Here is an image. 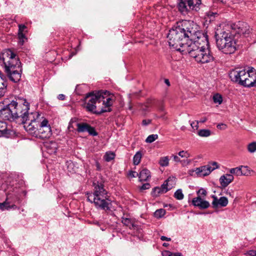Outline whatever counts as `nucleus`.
I'll return each mask as SVG.
<instances>
[{
    "label": "nucleus",
    "instance_id": "nucleus-1",
    "mask_svg": "<svg viewBox=\"0 0 256 256\" xmlns=\"http://www.w3.org/2000/svg\"><path fill=\"white\" fill-rule=\"evenodd\" d=\"M167 38L169 46L183 54L188 53L198 63L212 62L208 37L199 31L193 22L184 20L169 30Z\"/></svg>",
    "mask_w": 256,
    "mask_h": 256
},
{
    "label": "nucleus",
    "instance_id": "nucleus-2",
    "mask_svg": "<svg viewBox=\"0 0 256 256\" xmlns=\"http://www.w3.org/2000/svg\"><path fill=\"white\" fill-rule=\"evenodd\" d=\"M11 102L14 120L20 118L25 124L24 128L29 134L40 139L51 136V126L43 114L38 112L29 114L30 104L25 98H18Z\"/></svg>",
    "mask_w": 256,
    "mask_h": 256
},
{
    "label": "nucleus",
    "instance_id": "nucleus-3",
    "mask_svg": "<svg viewBox=\"0 0 256 256\" xmlns=\"http://www.w3.org/2000/svg\"><path fill=\"white\" fill-rule=\"evenodd\" d=\"M115 100V96L107 90L90 92L86 96V108L88 112L100 114L111 112Z\"/></svg>",
    "mask_w": 256,
    "mask_h": 256
},
{
    "label": "nucleus",
    "instance_id": "nucleus-4",
    "mask_svg": "<svg viewBox=\"0 0 256 256\" xmlns=\"http://www.w3.org/2000/svg\"><path fill=\"white\" fill-rule=\"evenodd\" d=\"M93 192H87V200L93 203L97 209L105 212L111 210L112 200L108 195V192L104 188V182L94 180L93 182Z\"/></svg>",
    "mask_w": 256,
    "mask_h": 256
},
{
    "label": "nucleus",
    "instance_id": "nucleus-5",
    "mask_svg": "<svg viewBox=\"0 0 256 256\" xmlns=\"http://www.w3.org/2000/svg\"><path fill=\"white\" fill-rule=\"evenodd\" d=\"M0 62L3 63L10 80L14 82H19L22 74L21 62L16 54L10 49L4 50L0 55Z\"/></svg>",
    "mask_w": 256,
    "mask_h": 256
},
{
    "label": "nucleus",
    "instance_id": "nucleus-6",
    "mask_svg": "<svg viewBox=\"0 0 256 256\" xmlns=\"http://www.w3.org/2000/svg\"><path fill=\"white\" fill-rule=\"evenodd\" d=\"M216 46L220 50L226 54L236 52L238 44L233 36V34L230 33L229 31H223L220 34H216Z\"/></svg>",
    "mask_w": 256,
    "mask_h": 256
},
{
    "label": "nucleus",
    "instance_id": "nucleus-7",
    "mask_svg": "<svg viewBox=\"0 0 256 256\" xmlns=\"http://www.w3.org/2000/svg\"><path fill=\"white\" fill-rule=\"evenodd\" d=\"M230 28L232 30L230 32L233 34V36L234 38L236 34L247 37L250 32V26L247 23L239 21L236 23L233 24H231Z\"/></svg>",
    "mask_w": 256,
    "mask_h": 256
},
{
    "label": "nucleus",
    "instance_id": "nucleus-8",
    "mask_svg": "<svg viewBox=\"0 0 256 256\" xmlns=\"http://www.w3.org/2000/svg\"><path fill=\"white\" fill-rule=\"evenodd\" d=\"M12 102L8 100L0 102V117L4 120H14Z\"/></svg>",
    "mask_w": 256,
    "mask_h": 256
},
{
    "label": "nucleus",
    "instance_id": "nucleus-9",
    "mask_svg": "<svg viewBox=\"0 0 256 256\" xmlns=\"http://www.w3.org/2000/svg\"><path fill=\"white\" fill-rule=\"evenodd\" d=\"M246 74L245 69L236 68L230 71L229 76L232 82L242 86Z\"/></svg>",
    "mask_w": 256,
    "mask_h": 256
},
{
    "label": "nucleus",
    "instance_id": "nucleus-10",
    "mask_svg": "<svg viewBox=\"0 0 256 256\" xmlns=\"http://www.w3.org/2000/svg\"><path fill=\"white\" fill-rule=\"evenodd\" d=\"M242 86L247 88L256 86V70L252 67H248L246 70Z\"/></svg>",
    "mask_w": 256,
    "mask_h": 256
},
{
    "label": "nucleus",
    "instance_id": "nucleus-11",
    "mask_svg": "<svg viewBox=\"0 0 256 256\" xmlns=\"http://www.w3.org/2000/svg\"><path fill=\"white\" fill-rule=\"evenodd\" d=\"M214 169L209 165L202 166L195 168L196 174L197 176H205L209 175Z\"/></svg>",
    "mask_w": 256,
    "mask_h": 256
},
{
    "label": "nucleus",
    "instance_id": "nucleus-12",
    "mask_svg": "<svg viewBox=\"0 0 256 256\" xmlns=\"http://www.w3.org/2000/svg\"><path fill=\"white\" fill-rule=\"evenodd\" d=\"M192 204L194 206L198 207L200 209H206L208 208L210 204L208 202L204 200L200 196L194 198L192 200Z\"/></svg>",
    "mask_w": 256,
    "mask_h": 256
},
{
    "label": "nucleus",
    "instance_id": "nucleus-13",
    "mask_svg": "<svg viewBox=\"0 0 256 256\" xmlns=\"http://www.w3.org/2000/svg\"><path fill=\"white\" fill-rule=\"evenodd\" d=\"M212 198H213L212 205L214 208H217L218 206L224 207L228 204V200L225 196H222L219 199L216 196H212Z\"/></svg>",
    "mask_w": 256,
    "mask_h": 256
},
{
    "label": "nucleus",
    "instance_id": "nucleus-14",
    "mask_svg": "<svg viewBox=\"0 0 256 256\" xmlns=\"http://www.w3.org/2000/svg\"><path fill=\"white\" fill-rule=\"evenodd\" d=\"M188 7L189 4L188 0H179L178 9L182 14L186 15L190 12Z\"/></svg>",
    "mask_w": 256,
    "mask_h": 256
},
{
    "label": "nucleus",
    "instance_id": "nucleus-15",
    "mask_svg": "<svg viewBox=\"0 0 256 256\" xmlns=\"http://www.w3.org/2000/svg\"><path fill=\"white\" fill-rule=\"evenodd\" d=\"M8 82L6 76L0 71V97L4 95L6 92Z\"/></svg>",
    "mask_w": 256,
    "mask_h": 256
},
{
    "label": "nucleus",
    "instance_id": "nucleus-16",
    "mask_svg": "<svg viewBox=\"0 0 256 256\" xmlns=\"http://www.w3.org/2000/svg\"><path fill=\"white\" fill-rule=\"evenodd\" d=\"M234 179V176L230 174L222 175L220 178V182L222 187H226Z\"/></svg>",
    "mask_w": 256,
    "mask_h": 256
},
{
    "label": "nucleus",
    "instance_id": "nucleus-17",
    "mask_svg": "<svg viewBox=\"0 0 256 256\" xmlns=\"http://www.w3.org/2000/svg\"><path fill=\"white\" fill-rule=\"evenodd\" d=\"M242 169L248 170V166H241L238 167L232 168L230 170V174H236L237 176H245L247 174V172Z\"/></svg>",
    "mask_w": 256,
    "mask_h": 256
},
{
    "label": "nucleus",
    "instance_id": "nucleus-18",
    "mask_svg": "<svg viewBox=\"0 0 256 256\" xmlns=\"http://www.w3.org/2000/svg\"><path fill=\"white\" fill-rule=\"evenodd\" d=\"M150 178V171L146 168L142 170L139 172L138 178L140 182L148 181Z\"/></svg>",
    "mask_w": 256,
    "mask_h": 256
},
{
    "label": "nucleus",
    "instance_id": "nucleus-19",
    "mask_svg": "<svg viewBox=\"0 0 256 256\" xmlns=\"http://www.w3.org/2000/svg\"><path fill=\"white\" fill-rule=\"evenodd\" d=\"M188 1L190 12L192 10L198 11L201 4V0H188Z\"/></svg>",
    "mask_w": 256,
    "mask_h": 256
},
{
    "label": "nucleus",
    "instance_id": "nucleus-20",
    "mask_svg": "<svg viewBox=\"0 0 256 256\" xmlns=\"http://www.w3.org/2000/svg\"><path fill=\"white\" fill-rule=\"evenodd\" d=\"M122 222L124 225L128 226L130 229H132L136 226L134 221L130 218H122Z\"/></svg>",
    "mask_w": 256,
    "mask_h": 256
},
{
    "label": "nucleus",
    "instance_id": "nucleus-21",
    "mask_svg": "<svg viewBox=\"0 0 256 256\" xmlns=\"http://www.w3.org/2000/svg\"><path fill=\"white\" fill-rule=\"evenodd\" d=\"M142 158V154L141 152L138 151L136 152L133 158V162L134 165H138L140 161Z\"/></svg>",
    "mask_w": 256,
    "mask_h": 256
},
{
    "label": "nucleus",
    "instance_id": "nucleus-22",
    "mask_svg": "<svg viewBox=\"0 0 256 256\" xmlns=\"http://www.w3.org/2000/svg\"><path fill=\"white\" fill-rule=\"evenodd\" d=\"M78 131L80 132H87L89 124L86 123L76 124Z\"/></svg>",
    "mask_w": 256,
    "mask_h": 256
},
{
    "label": "nucleus",
    "instance_id": "nucleus-23",
    "mask_svg": "<svg viewBox=\"0 0 256 256\" xmlns=\"http://www.w3.org/2000/svg\"><path fill=\"white\" fill-rule=\"evenodd\" d=\"M152 104L153 101L152 100H148L145 104L142 106L140 108L144 112H148L149 110V108L152 106Z\"/></svg>",
    "mask_w": 256,
    "mask_h": 256
},
{
    "label": "nucleus",
    "instance_id": "nucleus-24",
    "mask_svg": "<svg viewBox=\"0 0 256 256\" xmlns=\"http://www.w3.org/2000/svg\"><path fill=\"white\" fill-rule=\"evenodd\" d=\"M176 178L175 176H170L166 180V182L168 184V186L171 189L176 185Z\"/></svg>",
    "mask_w": 256,
    "mask_h": 256
},
{
    "label": "nucleus",
    "instance_id": "nucleus-25",
    "mask_svg": "<svg viewBox=\"0 0 256 256\" xmlns=\"http://www.w3.org/2000/svg\"><path fill=\"white\" fill-rule=\"evenodd\" d=\"M166 214V210L164 208L157 210L154 213V216L157 218H162Z\"/></svg>",
    "mask_w": 256,
    "mask_h": 256
},
{
    "label": "nucleus",
    "instance_id": "nucleus-26",
    "mask_svg": "<svg viewBox=\"0 0 256 256\" xmlns=\"http://www.w3.org/2000/svg\"><path fill=\"white\" fill-rule=\"evenodd\" d=\"M7 134V125L6 122L0 121V136Z\"/></svg>",
    "mask_w": 256,
    "mask_h": 256
},
{
    "label": "nucleus",
    "instance_id": "nucleus-27",
    "mask_svg": "<svg viewBox=\"0 0 256 256\" xmlns=\"http://www.w3.org/2000/svg\"><path fill=\"white\" fill-rule=\"evenodd\" d=\"M10 198H6L5 201L2 203H0V210H8V208L10 207V202H8V200Z\"/></svg>",
    "mask_w": 256,
    "mask_h": 256
},
{
    "label": "nucleus",
    "instance_id": "nucleus-28",
    "mask_svg": "<svg viewBox=\"0 0 256 256\" xmlns=\"http://www.w3.org/2000/svg\"><path fill=\"white\" fill-rule=\"evenodd\" d=\"M211 134V132L209 130L202 129L198 132V134L202 137H208Z\"/></svg>",
    "mask_w": 256,
    "mask_h": 256
},
{
    "label": "nucleus",
    "instance_id": "nucleus-29",
    "mask_svg": "<svg viewBox=\"0 0 256 256\" xmlns=\"http://www.w3.org/2000/svg\"><path fill=\"white\" fill-rule=\"evenodd\" d=\"M212 100L214 103L218 104H221L222 102V96L219 94H214L212 98Z\"/></svg>",
    "mask_w": 256,
    "mask_h": 256
},
{
    "label": "nucleus",
    "instance_id": "nucleus-30",
    "mask_svg": "<svg viewBox=\"0 0 256 256\" xmlns=\"http://www.w3.org/2000/svg\"><path fill=\"white\" fill-rule=\"evenodd\" d=\"M115 154L113 152H106L104 156V160L106 162H110L114 158Z\"/></svg>",
    "mask_w": 256,
    "mask_h": 256
},
{
    "label": "nucleus",
    "instance_id": "nucleus-31",
    "mask_svg": "<svg viewBox=\"0 0 256 256\" xmlns=\"http://www.w3.org/2000/svg\"><path fill=\"white\" fill-rule=\"evenodd\" d=\"M218 14L216 12H213L211 11L207 12L206 13V16H207L208 18H209V21H213L214 20L216 16H218Z\"/></svg>",
    "mask_w": 256,
    "mask_h": 256
},
{
    "label": "nucleus",
    "instance_id": "nucleus-32",
    "mask_svg": "<svg viewBox=\"0 0 256 256\" xmlns=\"http://www.w3.org/2000/svg\"><path fill=\"white\" fill-rule=\"evenodd\" d=\"M248 151L250 153H254L256 152V142H253L250 143L247 146Z\"/></svg>",
    "mask_w": 256,
    "mask_h": 256
},
{
    "label": "nucleus",
    "instance_id": "nucleus-33",
    "mask_svg": "<svg viewBox=\"0 0 256 256\" xmlns=\"http://www.w3.org/2000/svg\"><path fill=\"white\" fill-rule=\"evenodd\" d=\"M169 159L168 156L161 158L159 161V164L162 166H166L168 165Z\"/></svg>",
    "mask_w": 256,
    "mask_h": 256
},
{
    "label": "nucleus",
    "instance_id": "nucleus-34",
    "mask_svg": "<svg viewBox=\"0 0 256 256\" xmlns=\"http://www.w3.org/2000/svg\"><path fill=\"white\" fill-rule=\"evenodd\" d=\"M174 197L178 200H182L184 198V196L181 189H178L174 194Z\"/></svg>",
    "mask_w": 256,
    "mask_h": 256
},
{
    "label": "nucleus",
    "instance_id": "nucleus-35",
    "mask_svg": "<svg viewBox=\"0 0 256 256\" xmlns=\"http://www.w3.org/2000/svg\"><path fill=\"white\" fill-rule=\"evenodd\" d=\"M8 197L10 198L8 200V202H10V204L14 203L18 199V196L15 194H8L6 198H8Z\"/></svg>",
    "mask_w": 256,
    "mask_h": 256
},
{
    "label": "nucleus",
    "instance_id": "nucleus-36",
    "mask_svg": "<svg viewBox=\"0 0 256 256\" xmlns=\"http://www.w3.org/2000/svg\"><path fill=\"white\" fill-rule=\"evenodd\" d=\"M158 138V134H150L147 137V138L146 140V142L147 143H152Z\"/></svg>",
    "mask_w": 256,
    "mask_h": 256
},
{
    "label": "nucleus",
    "instance_id": "nucleus-37",
    "mask_svg": "<svg viewBox=\"0 0 256 256\" xmlns=\"http://www.w3.org/2000/svg\"><path fill=\"white\" fill-rule=\"evenodd\" d=\"M160 194H163L160 187H155L152 189V195L154 197H157Z\"/></svg>",
    "mask_w": 256,
    "mask_h": 256
},
{
    "label": "nucleus",
    "instance_id": "nucleus-38",
    "mask_svg": "<svg viewBox=\"0 0 256 256\" xmlns=\"http://www.w3.org/2000/svg\"><path fill=\"white\" fill-rule=\"evenodd\" d=\"M160 190L163 194L166 192L170 190L171 188L168 186V184L165 181L164 183L160 187Z\"/></svg>",
    "mask_w": 256,
    "mask_h": 256
},
{
    "label": "nucleus",
    "instance_id": "nucleus-39",
    "mask_svg": "<svg viewBox=\"0 0 256 256\" xmlns=\"http://www.w3.org/2000/svg\"><path fill=\"white\" fill-rule=\"evenodd\" d=\"M162 254L163 256H182L181 253L172 252L168 250L164 252Z\"/></svg>",
    "mask_w": 256,
    "mask_h": 256
},
{
    "label": "nucleus",
    "instance_id": "nucleus-40",
    "mask_svg": "<svg viewBox=\"0 0 256 256\" xmlns=\"http://www.w3.org/2000/svg\"><path fill=\"white\" fill-rule=\"evenodd\" d=\"M87 132L88 134L92 136H96L98 134V132L96 131L95 128L94 127L89 126Z\"/></svg>",
    "mask_w": 256,
    "mask_h": 256
},
{
    "label": "nucleus",
    "instance_id": "nucleus-41",
    "mask_svg": "<svg viewBox=\"0 0 256 256\" xmlns=\"http://www.w3.org/2000/svg\"><path fill=\"white\" fill-rule=\"evenodd\" d=\"M178 154L181 158H188L190 157V154L187 151L182 150L178 153Z\"/></svg>",
    "mask_w": 256,
    "mask_h": 256
},
{
    "label": "nucleus",
    "instance_id": "nucleus-42",
    "mask_svg": "<svg viewBox=\"0 0 256 256\" xmlns=\"http://www.w3.org/2000/svg\"><path fill=\"white\" fill-rule=\"evenodd\" d=\"M197 194H198V196L200 197L201 196H206V191L204 188H202L198 191Z\"/></svg>",
    "mask_w": 256,
    "mask_h": 256
},
{
    "label": "nucleus",
    "instance_id": "nucleus-43",
    "mask_svg": "<svg viewBox=\"0 0 256 256\" xmlns=\"http://www.w3.org/2000/svg\"><path fill=\"white\" fill-rule=\"evenodd\" d=\"M217 128L220 130H224L227 128V126L223 123L218 124L217 126Z\"/></svg>",
    "mask_w": 256,
    "mask_h": 256
},
{
    "label": "nucleus",
    "instance_id": "nucleus-44",
    "mask_svg": "<svg viewBox=\"0 0 256 256\" xmlns=\"http://www.w3.org/2000/svg\"><path fill=\"white\" fill-rule=\"evenodd\" d=\"M150 187V184L149 183H146L142 185V186L140 188V190H145L149 189Z\"/></svg>",
    "mask_w": 256,
    "mask_h": 256
},
{
    "label": "nucleus",
    "instance_id": "nucleus-45",
    "mask_svg": "<svg viewBox=\"0 0 256 256\" xmlns=\"http://www.w3.org/2000/svg\"><path fill=\"white\" fill-rule=\"evenodd\" d=\"M26 28V26L24 24H19L18 33L23 32Z\"/></svg>",
    "mask_w": 256,
    "mask_h": 256
},
{
    "label": "nucleus",
    "instance_id": "nucleus-46",
    "mask_svg": "<svg viewBox=\"0 0 256 256\" xmlns=\"http://www.w3.org/2000/svg\"><path fill=\"white\" fill-rule=\"evenodd\" d=\"M198 122L196 121V122H193L190 124V125L192 128L194 130H197L198 128Z\"/></svg>",
    "mask_w": 256,
    "mask_h": 256
},
{
    "label": "nucleus",
    "instance_id": "nucleus-47",
    "mask_svg": "<svg viewBox=\"0 0 256 256\" xmlns=\"http://www.w3.org/2000/svg\"><path fill=\"white\" fill-rule=\"evenodd\" d=\"M129 176L132 178H136L138 176L139 174L134 171H130L128 174Z\"/></svg>",
    "mask_w": 256,
    "mask_h": 256
},
{
    "label": "nucleus",
    "instance_id": "nucleus-48",
    "mask_svg": "<svg viewBox=\"0 0 256 256\" xmlns=\"http://www.w3.org/2000/svg\"><path fill=\"white\" fill-rule=\"evenodd\" d=\"M152 120H144L142 121V124L146 126L151 123Z\"/></svg>",
    "mask_w": 256,
    "mask_h": 256
},
{
    "label": "nucleus",
    "instance_id": "nucleus-49",
    "mask_svg": "<svg viewBox=\"0 0 256 256\" xmlns=\"http://www.w3.org/2000/svg\"><path fill=\"white\" fill-rule=\"evenodd\" d=\"M248 254L250 256H256V250H250L248 252Z\"/></svg>",
    "mask_w": 256,
    "mask_h": 256
},
{
    "label": "nucleus",
    "instance_id": "nucleus-50",
    "mask_svg": "<svg viewBox=\"0 0 256 256\" xmlns=\"http://www.w3.org/2000/svg\"><path fill=\"white\" fill-rule=\"evenodd\" d=\"M27 38H18V44L22 46Z\"/></svg>",
    "mask_w": 256,
    "mask_h": 256
},
{
    "label": "nucleus",
    "instance_id": "nucleus-51",
    "mask_svg": "<svg viewBox=\"0 0 256 256\" xmlns=\"http://www.w3.org/2000/svg\"><path fill=\"white\" fill-rule=\"evenodd\" d=\"M18 38H27L23 32L18 33Z\"/></svg>",
    "mask_w": 256,
    "mask_h": 256
},
{
    "label": "nucleus",
    "instance_id": "nucleus-52",
    "mask_svg": "<svg viewBox=\"0 0 256 256\" xmlns=\"http://www.w3.org/2000/svg\"><path fill=\"white\" fill-rule=\"evenodd\" d=\"M160 240L162 241L166 240V241H170L171 238H168L165 236H160Z\"/></svg>",
    "mask_w": 256,
    "mask_h": 256
},
{
    "label": "nucleus",
    "instance_id": "nucleus-53",
    "mask_svg": "<svg viewBox=\"0 0 256 256\" xmlns=\"http://www.w3.org/2000/svg\"><path fill=\"white\" fill-rule=\"evenodd\" d=\"M58 100H64L65 98H66V96L64 94H60L58 96Z\"/></svg>",
    "mask_w": 256,
    "mask_h": 256
},
{
    "label": "nucleus",
    "instance_id": "nucleus-54",
    "mask_svg": "<svg viewBox=\"0 0 256 256\" xmlns=\"http://www.w3.org/2000/svg\"><path fill=\"white\" fill-rule=\"evenodd\" d=\"M188 174L190 175V176H196V172H195V169H192V170H189L188 171Z\"/></svg>",
    "mask_w": 256,
    "mask_h": 256
},
{
    "label": "nucleus",
    "instance_id": "nucleus-55",
    "mask_svg": "<svg viewBox=\"0 0 256 256\" xmlns=\"http://www.w3.org/2000/svg\"><path fill=\"white\" fill-rule=\"evenodd\" d=\"M174 160L176 162H180V158L177 156H173Z\"/></svg>",
    "mask_w": 256,
    "mask_h": 256
},
{
    "label": "nucleus",
    "instance_id": "nucleus-56",
    "mask_svg": "<svg viewBox=\"0 0 256 256\" xmlns=\"http://www.w3.org/2000/svg\"><path fill=\"white\" fill-rule=\"evenodd\" d=\"M17 208V206L16 204H14V203H12L11 204H10V207L8 208V210L13 208V209H16Z\"/></svg>",
    "mask_w": 256,
    "mask_h": 256
},
{
    "label": "nucleus",
    "instance_id": "nucleus-57",
    "mask_svg": "<svg viewBox=\"0 0 256 256\" xmlns=\"http://www.w3.org/2000/svg\"><path fill=\"white\" fill-rule=\"evenodd\" d=\"M207 120V118H206V117H204V118H202L198 122V123L199 122H200V123H204Z\"/></svg>",
    "mask_w": 256,
    "mask_h": 256
},
{
    "label": "nucleus",
    "instance_id": "nucleus-58",
    "mask_svg": "<svg viewBox=\"0 0 256 256\" xmlns=\"http://www.w3.org/2000/svg\"><path fill=\"white\" fill-rule=\"evenodd\" d=\"M164 82L165 84L168 86H170V82L168 80V79H165L164 80Z\"/></svg>",
    "mask_w": 256,
    "mask_h": 256
},
{
    "label": "nucleus",
    "instance_id": "nucleus-59",
    "mask_svg": "<svg viewBox=\"0 0 256 256\" xmlns=\"http://www.w3.org/2000/svg\"><path fill=\"white\" fill-rule=\"evenodd\" d=\"M96 165L97 169L98 170H100V166L99 163L97 162L96 164Z\"/></svg>",
    "mask_w": 256,
    "mask_h": 256
},
{
    "label": "nucleus",
    "instance_id": "nucleus-60",
    "mask_svg": "<svg viewBox=\"0 0 256 256\" xmlns=\"http://www.w3.org/2000/svg\"><path fill=\"white\" fill-rule=\"evenodd\" d=\"M72 121L71 120L69 123V125H68V127L69 129L70 128V127H72Z\"/></svg>",
    "mask_w": 256,
    "mask_h": 256
},
{
    "label": "nucleus",
    "instance_id": "nucleus-61",
    "mask_svg": "<svg viewBox=\"0 0 256 256\" xmlns=\"http://www.w3.org/2000/svg\"><path fill=\"white\" fill-rule=\"evenodd\" d=\"M94 224H96V225H98V226H100V222H97V221L94 222Z\"/></svg>",
    "mask_w": 256,
    "mask_h": 256
},
{
    "label": "nucleus",
    "instance_id": "nucleus-62",
    "mask_svg": "<svg viewBox=\"0 0 256 256\" xmlns=\"http://www.w3.org/2000/svg\"><path fill=\"white\" fill-rule=\"evenodd\" d=\"M168 245V243H165V242L162 244V246H167Z\"/></svg>",
    "mask_w": 256,
    "mask_h": 256
},
{
    "label": "nucleus",
    "instance_id": "nucleus-63",
    "mask_svg": "<svg viewBox=\"0 0 256 256\" xmlns=\"http://www.w3.org/2000/svg\"><path fill=\"white\" fill-rule=\"evenodd\" d=\"M227 0H220V1L222 2V3H224V2H226Z\"/></svg>",
    "mask_w": 256,
    "mask_h": 256
},
{
    "label": "nucleus",
    "instance_id": "nucleus-64",
    "mask_svg": "<svg viewBox=\"0 0 256 256\" xmlns=\"http://www.w3.org/2000/svg\"><path fill=\"white\" fill-rule=\"evenodd\" d=\"M216 162H214V165L216 166Z\"/></svg>",
    "mask_w": 256,
    "mask_h": 256
}]
</instances>
